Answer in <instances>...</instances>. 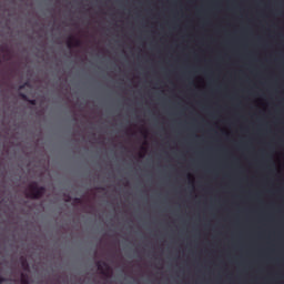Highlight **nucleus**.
I'll return each mask as SVG.
<instances>
[{"mask_svg": "<svg viewBox=\"0 0 284 284\" xmlns=\"http://www.w3.org/2000/svg\"><path fill=\"white\" fill-rule=\"evenodd\" d=\"M21 284H30V280H28V275L26 273L21 274Z\"/></svg>", "mask_w": 284, "mask_h": 284, "instance_id": "5", "label": "nucleus"}, {"mask_svg": "<svg viewBox=\"0 0 284 284\" xmlns=\"http://www.w3.org/2000/svg\"><path fill=\"white\" fill-rule=\"evenodd\" d=\"M67 47L69 49L72 48H81V41L72 36L69 37L68 41H67Z\"/></svg>", "mask_w": 284, "mask_h": 284, "instance_id": "3", "label": "nucleus"}, {"mask_svg": "<svg viewBox=\"0 0 284 284\" xmlns=\"http://www.w3.org/2000/svg\"><path fill=\"white\" fill-rule=\"evenodd\" d=\"M27 101H28V103H30V105H37V100L28 99Z\"/></svg>", "mask_w": 284, "mask_h": 284, "instance_id": "9", "label": "nucleus"}, {"mask_svg": "<svg viewBox=\"0 0 284 284\" xmlns=\"http://www.w3.org/2000/svg\"><path fill=\"white\" fill-rule=\"evenodd\" d=\"M26 85H28V82H26L24 84H21V85L19 87V90H23V88H26Z\"/></svg>", "mask_w": 284, "mask_h": 284, "instance_id": "11", "label": "nucleus"}, {"mask_svg": "<svg viewBox=\"0 0 284 284\" xmlns=\"http://www.w3.org/2000/svg\"><path fill=\"white\" fill-rule=\"evenodd\" d=\"M187 179H192V175L189 174V175H187Z\"/></svg>", "mask_w": 284, "mask_h": 284, "instance_id": "13", "label": "nucleus"}, {"mask_svg": "<svg viewBox=\"0 0 284 284\" xmlns=\"http://www.w3.org/2000/svg\"><path fill=\"white\" fill-rule=\"evenodd\" d=\"M73 203H75L77 205H81V203H83V200H81V197H75L73 200Z\"/></svg>", "mask_w": 284, "mask_h": 284, "instance_id": "6", "label": "nucleus"}, {"mask_svg": "<svg viewBox=\"0 0 284 284\" xmlns=\"http://www.w3.org/2000/svg\"><path fill=\"white\" fill-rule=\"evenodd\" d=\"M19 97H21L23 101H28V95L26 93H19Z\"/></svg>", "mask_w": 284, "mask_h": 284, "instance_id": "8", "label": "nucleus"}, {"mask_svg": "<svg viewBox=\"0 0 284 284\" xmlns=\"http://www.w3.org/2000/svg\"><path fill=\"white\" fill-rule=\"evenodd\" d=\"M28 192L26 193L27 199H32L33 201H39L45 194V186H39L37 181L31 182L28 185Z\"/></svg>", "mask_w": 284, "mask_h": 284, "instance_id": "1", "label": "nucleus"}, {"mask_svg": "<svg viewBox=\"0 0 284 284\" xmlns=\"http://www.w3.org/2000/svg\"><path fill=\"white\" fill-rule=\"evenodd\" d=\"M97 267L103 276H110V265L106 262L98 261Z\"/></svg>", "mask_w": 284, "mask_h": 284, "instance_id": "2", "label": "nucleus"}, {"mask_svg": "<svg viewBox=\"0 0 284 284\" xmlns=\"http://www.w3.org/2000/svg\"><path fill=\"white\" fill-rule=\"evenodd\" d=\"M70 201H72V197H71L70 195H67L65 202H67V203H70Z\"/></svg>", "mask_w": 284, "mask_h": 284, "instance_id": "12", "label": "nucleus"}, {"mask_svg": "<svg viewBox=\"0 0 284 284\" xmlns=\"http://www.w3.org/2000/svg\"><path fill=\"white\" fill-rule=\"evenodd\" d=\"M0 51L7 52V54H10V50H8V47H0Z\"/></svg>", "mask_w": 284, "mask_h": 284, "instance_id": "7", "label": "nucleus"}, {"mask_svg": "<svg viewBox=\"0 0 284 284\" xmlns=\"http://www.w3.org/2000/svg\"><path fill=\"white\" fill-rule=\"evenodd\" d=\"M1 283H8V278L3 277V276H0V284Z\"/></svg>", "mask_w": 284, "mask_h": 284, "instance_id": "10", "label": "nucleus"}, {"mask_svg": "<svg viewBox=\"0 0 284 284\" xmlns=\"http://www.w3.org/2000/svg\"><path fill=\"white\" fill-rule=\"evenodd\" d=\"M20 263L24 272H28V270H30V264L28 263V260L24 256L20 257Z\"/></svg>", "mask_w": 284, "mask_h": 284, "instance_id": "4", "label": "nucleus"}]
</instances>
